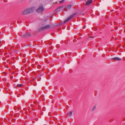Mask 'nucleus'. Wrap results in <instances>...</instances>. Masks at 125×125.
I'll return each instance as SVG.
<instances>
[{
	"label": "nucleus",
	"instance_id": "1",
	"mask_svg": "<svg viewBox=\"0 0 125 125\" xmlns=\"http://www.w3.org/2000/svg\"><path fill=\"white\" fill-rule=\"evenodd\" d=\"M75 14V13H73L72 14V15H71L69 17L66 19L64 21V22L65 23L66 22L68 21L69 20H70L71 18H72Z\"/></svg>",
	"mask_w": 125,
	"mask_h": 125
},
{
	"label": "nucleus",
	"instance_id": "10",
	"mask_svg": "<svg viewBox=\"0 0 125 125\" xmlns=\"http://www.w3.org/2000/svg\"><path fill=\"white\" fill-rule=\"evenodd\" d=\"M71 5H69L67 7V8L68 9H70L71 8Z\"/></svg>",
	"mask_w": 125,
	"mask_h": 125
},
{
	"label": "nucleus",
	"instance_id": "3",
	"mask_svg": "<svg viewBox=\"0 0 125 125\" xmlns=\"http://www.w3.org/2000/svg\"><path fill=\"white\" fill-rule=\"evenodd\" d=\"M22 14L23 15H25L28 14H29V12L27 9L24 10L22 12Z\"/></svg>",
	"mask_w": 125,
	"mask_h": 125
},
{
	"label": "nucleus",
	"instance_id": "2",
	"mask_svg": "<svg viewBox=\"0 0 125 125\" xmlns=\"http://www.w3.org/2000/svg\"><path fill=\"white\" fill-rule=\"evenodd\" d=\"M44 10V8L42 6L40 7L36 11L38 12H41Z\"/></svg>",
	"mask_w": 125,
	"mask_h": 125
},
{
	"label": "nucleus",
	"instance_id": "9",
	"mask_svg": "<svg viewBox=\"0 0 125 125\" xmlns=\"http://www.w3.org/2000/svg\"><path fill=\"white\" fill-rule=\"evenodd\" d=\"M72 112H69L68 114V115H69L70 116H71L72 115Z\"/></svg>",
	"mask_w": 125,
	"mask_h": 125
},
{
	"label": "nucleus",
	"instance_id": "12",
	"mask_svg": "<svg viewBox=\"0 0 125 125\" xmlns=\"http://www.w3.org/2000/svg\"><path fill=\"white\" fill-rule=\"evenodd\" d=\"M96 108V107L95 106H94L93 108L92 109V110H94Z\"/></svg>",
	"mask_w": 125,
	"mask_h": 125
},
{
	"label": "nucleus",
	"instance_id": "7",
	"mask_svg": "<svg viewBox=\"0 0 125 125\" xmlns=\"http://www.w3.org/2000/svg\"><path fill=\"white\" fill-rule=\"evenodd\" d=\"M112 59L114 60L117 61H119L121 60V59L118 57H116L113 58Z\"/></svg>",
	"mask_w": 125,
	"mask_h": 125
},
{
	"label": "nucleus",
	"instance_id": "19",
	"mask_svg": "<svg viewBox=\"0 0 125 125\" xmlns=\"http://www.w3.org/2000/svg\"><path fill=\"white\" fill-rule=\"evenodd\" d=\"M37 78H35V79H37Z\"/></svg>",
	"mask_w": 125,
	"mask_h": 125
},
{
	"label": "nucleus",
	"instance_id": "11",
	"mask_svg": "<svg viewBox=\"0 0 125 125\" xmlns=\"http://www.w3.org/2000/svg\"><path fill=\"white\" fill-rule=\"evenodd\" d=\"M64 1V0H62L61 1H60L59 2V3H63Z\"/></svg>",
	"mask_w": 125,
	"mask_h": 125
},
{
	"label": "nucleus",
	"instance_id": "8",
	"mask_svg": "<svg viewBox=\"0 0 125 125\" xmlns=\"http://www.w3.org/2000/svg\"><path fill=\"white\" fill-rule=\"evenodd\" d=\"M17 86V87H20L22 86L23 85H22V84H18Z\"/></svg>",
	"mask_w": 125,
	"mask_h": 125
},
{
	"label": "nucleus",
	"instance_id": "6",
	"mask_svg": "<svg viewBox=\"0 0 125 125\" xmlns=\"http://www.w3.org/2000/svg\"><path fill=\"white\" fill-rule=\"evenodd\" d=\"M50 26L49 25H47L42 28V29L44 30L45 29H48L50 28Z\"/></svg>",
	"mask_w": 125,
	"mask_h": 125
},
{
	"label": "nucleus",
	"instance_id": "16",
	"mask_svg": "<svg viewBox=\"0 0 125 125\" xmlns=\"http://www.w3.org/2000/svg\"><path fill=\"white\" fill-rule=\"evenodd\" d=\"M89 38H94V37H89Z\"/></svg>",
	"mask_w": 125,
	"mask_h": 125
},
{
	"label": "nucleus",
	"instance_id": "15",
	"mask_svg": "<svg viewBox=\"0 0 125 125\" xmlns=\"http://www.w3.org/2000/svg\"><path fill=\"white\" fill-rule=\"evenodd\" d=\"M33 85L34 86H35L36 85V83H34L33 84Z\"/></svg>",
	"mask_w": 125,
	"mask_h": 125
},
{
	"label": "nucleus",
	"instance_id": "14",
	"mask_svg": "<svg viewBox=\"0 0 125 125\" xmlns=\"http://www.w3.org/2000/svg\"><path fill=\"white\" fill-rule=\"evenodd\" d=\"M85 26H84L83 27V29H84L85 28Z\"/></svg>",
	"mask_w": 125,
	"mask_h": 125
},
{
	"label": "nucleus",
	"instance_id": "18",
	"mask_svg": "<svg viewBox=\"0 0 125 125\" xmlns=\"http://www.w3.org/2000/svg\"><path fill=\"white\" fill-rule=\"evenodd\" d=\"M1 42V41L0 40V43Z\"/></svg>",
	"mask_w": 125,
	"mask_h": 125
},
{
	"label": "nucleus",
	"instance_id": "5",
	"mask_svg": "<svg viewBox=\"0 0 125 125\" xmlns=\"http://www.w3.org/2000/svg\"><path fill=\"white\" fill-rule=\"evenodd\" d=\"M33 8H30L27 9L29 12V13H31L33 12Z\"/></svg>",
	"mask_w": 125,
	"mask_h": 125
},
{
	"label": "nucleus",
	"instance_id": "17",
	"mask_svg": "<svg viewBox=\"0 0 125 125\" xmlns=\"http://www.w3.org/2000/svg\"><path fill=\"white\" fill-rule=\"evenodd\" d=\"M33 105L32 104H31V106H32Z\"/></svg>",
	"mask_w": 125,
	"mask_h": 125
},
{
	"label": "nucleus",
	"instance_id": "13",
	"mask_svg": "<svg viewBox=\"0 0 125 125\" xmlns=\"http://www.w3.org/2000/svg\"><path fill=\"white\" fill-rule=\"evenodd\" d=\"M37 103V102L36 101H34L33 102V104H36Z\"/></svg>",
	"mask_w": 125,
	"mask_h": 125
},
{
	"label": "nucleus",
	"instance_id": "4",
	"mask_svg": "<svg viewBox=\"0 0 125 125\" xmlns=\"http://www.w3.org/2000/svg\"><path fill=\"white\" fill-rule=\"evenodd\" d=\"M93 0H88L85 4V5H88L90 4L93 2Z\"/></svg>",
	"mask_w": 125,
	"mask_h": 125
}]
</instances>
